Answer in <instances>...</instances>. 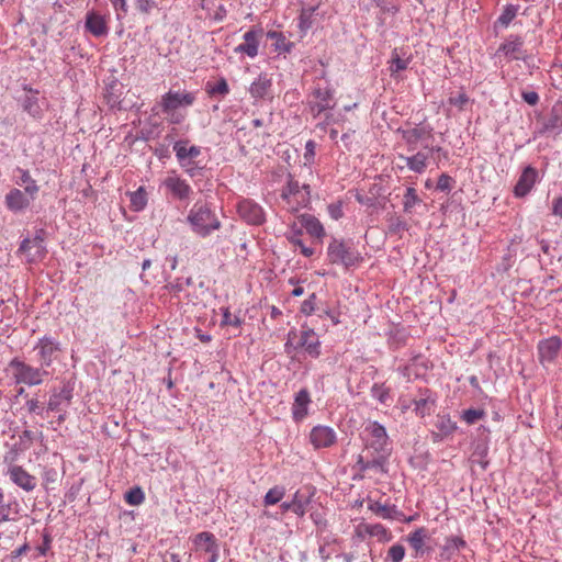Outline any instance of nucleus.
<instances>
[{
	"label": "nucleus",
	"instance_id": "f257e3e1",
	"mask_svg": "<svg viewBox=\"0 0 562 562\" xmlns=\"http://www.w3.org/2000/svg\"><path fill=\"white\" fill-rule=\"evenodd\" d=\"M187 222L191 231L199 237L206 238L214 231L221 228L222 224L211 204L196 202L190 209Z\"/></svg>",
	"mask_w": 562,
	"mask_h": 562
},
{
	"label": "nucleus",
	"instance_id": "f03ea898",
	"mask_svg": "<svg viewBox=\"0 0 562 562\" xmlns=\"http://www.w3.org/2000/svg\"><path fill=\"white\" fill-rule=\"evenodd\" d=\"M327 259L346 270L359 266L363 258L351 239L331 238L327 246Z\"/></svg>",
	"mask_w": 562,
	"mask_h": 562
},
{
	"label": "nucleus",
	"instance_id": "7ed1b4c3",
	"mask_svg": "<svg viewBox=\"0 0 562 562\" xmlns=\"http://www.w3.org/2000/svg\"><path fill=\"white\" fill-rule=\"evenodd\" d=\"M9 370L15 384L26 386L41 385L50 375V372L44 367H34L18 357L9 362Z\"/></svg>",
	"mask_w": 562,
	"mask_h": 562
},
{
	"label": "nucleus",
	"instance_id": "20e7f679",
	"mask_svg": "<svg viewBox=\"0 0 562 562\" xmlns=\"http://www.w3.org/2000/svg\"><path fill=\"white\" fill-rule=\"evenodd\" d=\"M311 188L308 184L300 186L292 175L288 176L286 184L282 188L281 199L286 202L291 212H297L310 203Z\"/></svg>",
	"mask_w": 562,
	"mask_h": 562
},
{
	"label": "nucleus",
	"instance_id": "39448f33",
	"mask_svg": "<svg viewBox=\"0 0 562 562\" xmlns=\"http://www.w3.org/2000/svg\"><path fill=\"white\" fill-rule=\"evenodd\" d=\"M364 434L367 435L366 448L373 450L375 453L389 454V436L384 426L378 422H370L364 427Z\"/></svg>",
	"mask_w": 562,
	"mask_h": 562
},
{
	"label": "nucleus",
	"instance_id": "423d86ee",
	"mask_svg": "<svg viewBox=\"0 0 562 562\" xmlns=\"http://www.w3.org/2000/svg\"><path fill=\"white\" fill-rule=\"evenodd\" d=\"M33 349L36 351L40 366L44 367L45 370H48L53 362L57 360L61 351L60 342L50 336L38 338Z\"/></svg>",
	"mask_w": 562,
	"mask_h": 562
},
{
	"label": "nucleus",
	"instance_id": "0eeeda50",
	"mask_svg": "<svg viewBox=\"0 0 562 562\" xmlns=\"http://www.w3.org/2000/svg\"><path fill=\"white\" fill-rule=\"evenodd\" d=\"M45 232L40 229L33 238H25L21 241L19 251L26 256V261L30 263L42 260L47 250L44 240Z\"/></svg>",
	"mask_w": 562,
	"mask_h": 562
},
{
	"label": "nucleus",
	"instance_id": "6e6552de",
	"mask_svg": "<svg viewBox=\"0 0 562 562\" xmlns=\"http://www.w3.org/2000/svg\"><path fill=\"white\" fill-rule=\"evenodd\" d=\"M195 99L194 92L169 90L161 97V112H172L173 110L189 108L194 103Z\"/></svg>",
	"mask_w": 562,
	"mask_h": 562
},
{
	"label": "nucleus",
	"instance_id": "1a4fd4ad",
	"mask_svg": "<svg viewBox=\"0 0 562 562\" xmlns=\"http://www.w3.org/2000/svg\"><path fill=\"white\" fill-rule=\"evenodd\" d=\"M313 100L308 102L310 110L314 116L330 110L335 106L334 90L329 87H315L311 93Z\"/></svg>",
	"mask_w": 562,
	"mask_h": 562
},
{
	"label": "nucleus",
	"instance_id": "9d476101",
	"mask_svg": "<svg viewBox=\"0 0 562 562\" xmlns=\"http://www.w3.org/2000/svg\"><path fill=\"white\" fill-rule=\"evenodd\" d=\"M496 55H504L508 60L527 61L528 55L524 49V40L519 35L510 34L499 45Z\"/></svg>",
	"mask_w": 562,
	"mask_h": 562
},
{
	"label": "nucleus",
	"instance_id": "9b49d317",
	"mask_svg": "<svg viewBox=\"0 0 562 562\" xmlns=\"http://www.w3.org/2000/svg\"><path fill=\"white\" fill-rule=\"evenodd\" d=\"M74 396V386L70 382H64L60 389H53L48 403L47 411L60 413L65 412V407H67Z\"/></svg>",
	"mask_w": 562,
	"mask_h": 562
},
{
	"label": "nucleus",
	"instance_id": "f8f14e48",
	"mask_svg": "<svg viewBox=\"0 0 562 562\" xmlns=\"http://www.w3.org/2000/svg\"><path fill=\"white\" fill-rule=\"evenodd\" d=\"M239 216L250 225H261L266 221V213L261 205L252 200L244 199L237 204Z\"/></svg>",
	"mask_w": 562,
	"mask_h": 562
},
{
	"label": "nucleus",
	"instance_id": "ddd939ff",
	"mask_svg": "<svg viewBox=\"0 0 562 562\" xmlns=\"http://www.w3.org/2000/svg\"><path fill=\"white\" fill-rule=\"evenodd\" d=\"M562 348V340L558 336L541 339L538 342V359L541 364L552 363L558 358Z\"/></svg>",
	"mask_w": 562,
	"mask_h": 562
},
{
	"label": "nucleus",
	"instance_id": "4468645a",
	"mask_svg": "<svg viewBox=\"0 0 562 562\" xmlns=\"http://www.w3.org/2000/svg\"><path fill=\"white\" fill-rule=\"evenodd\" d=\"M337 441L336 431L325 425H317L310 432V442L315 449L329 448Z\"/></svg>",
	"mask_w": 562,
	"mask_h": 562
},
{
	"label": "nucleus",
	"instance_id": "2eb2a0df",
	"mask_svg": "<svg viewBox=\"0 0 562 562\" xmlns=\"http://www.w3.org/2000/svg\"><path fill=\"white\" fill-rule=\"evenodd\" d=\"M162 184L175 199L180 201L188 200L193 193L191 186L176 173L169 175Z\"/></svg>",
	"mask_w": 562,
	"mask_h": 562
},
{
	"label": "nucleus",
	"instance_id": "dca6fc26",
	"mask_svg": "<svg viewBox=\"0 0 562 562\" xmlns=\"http://www.w3.org/2000/svg\"><path fill=\"white\" fill-rule=\"evenodd\" d=\"M538 171L536 168H533L532 166H527L517 183L515 184V188H514V194L515 196L517 198H524L526 196L533 188V186L536 184V182L538 181Z\"/></svg>",
	"mask_w": 562,
	"mask_h": 562
},
{
	"label": "nucleus",
	"instance_id": "f3484780",
	"mask_svg": "<svg viewBox=\"0 0 562 562\" xmlns=\"http://www.w3.org/2000/svg\"><path fill=\"white\" fill-rule=\"evenodd\" d=\"M468 547L467 541L459 536L447 537L445 543L440 548V561L450 562L454 560L460 552Z\"/></svg>",
	"mask_w": 562,
	"mask_h": 562
},
{
	"label": "nucleus",
	"instance_id": "a211bd4d",
	"mask_svg": "<svg viewBox=\"0 0 562 562\" xmlns=\"http://www.w3.org/2000/svg\"><path fill=\"white\" fill-rule=\"evenodd\" d=\"M33 200L34 199H31V196L25 193V190L21 191L14 188L5 194L4 204L9 211L19 213L27 209Z\"/></svg>",
	"mask_w": 562,
	"mask_h": 562
},
{
	"label": "nucleus",
	"instance_id": "6ab92c4d",
	"mask_svg": "<svg viewBox=\"0 0 562 562\" xmlns=\"http://www.w3.org/2000/svg\"><path fill=\"white\" fill-rule=\"evenodd\" d=\"M260 35L261 31H257L255 29L247 31L243 36L244 43L237 45L234 48V52L236 54H245L250 58H255L259 52Z\"/></svg>",
	"mask_w": 562,
	"mask_h": 562
},
{
	"label": "nucleus",
	"instance_id": "aec40b11",
	"mask_svg": "<svg viewBox=\"0 0 562 562\" xmlns=\"http://www.w3.org/2000/svg\"><path fill=\"white\" fill-rule=\"evenodd\" d=\"M416 415L425 417L430 415L436 407V396L428 389H420L418 397L413 400Z\"/></svg>",
	"mask_w": 562,
	"mask_h": 562
},
{
	"label": "nucleus",
	"instance_id": "412c9836",
	"mask_svg": "<svg viewBox=\"0 0 562 562\" xmlns=\"http://www.w3.org/2000/svg\"><path fill=\"white\" fill-rule=\"evenodd\" d=\"M8 474L10 480L25 492H31L36 487V477L26 472L21 465L10 467Z\"/></svg>",
	"mask_w": 562,
	"mask_h": 562
},
{
	"label": "nucleus",
	"instance_id": "4be33fe9",
	"mask_svg": "<svg viewBox=\"0 0 562 562\" xmlns=\"http://www.w3.org/2000/svg\"><path fill=\"white\" fill-rule=\"evenodd\" d=\"M295 348H304L308 356L318 358L321 355V341L314 329L306 328L302 330Z\"/></svg>",
	"mask_w": 562,
	"mask_h": 562
},
{
	"label": "nucleus",
	"instance_id": "5701e85b",
	"mask_svg": "<svg viewBox=\"0 0 562 562\" xmlns=\"http://www.w3.org/2000/svg\"><path fill=\"white\" fill-rule=\"evenodd\" d=\"M542 133L558 135L562 133V102L557 101L543 122Z\"/></svg>",
	"mask_w": 562,
	"mask_h": 562
},
{
	"label": "nucleus",
	"instance_id": "b1692460",
	"mask_svg": "<svg viewBox=\"0 0 562 562\" xmlns=\"http://www.w3.org/2000/svg\"><path fill=\"white\" fill-rule=\"evenodd\" d=\"M20 504L15 497L5 499L4 493L0 487V524L15 521L19 517Z\"/></svg>",
	"mask_w": 562,
	"mask_h": 562
},
{
	"label": "nucleus",
	"instance_id": "393cba45",
	"mask_svg": "<svg viewBox=\"0 0 562 562\" xmlns=\"http://www.w3.org/2000/svg\"><path fill=\"white\" fill-rule=\"evenodd\" d=\"M429 539L428 530L419 527L406 536L407 543L414 549L415 558L423 557L426 552V541Z\"/></svg>",
	"mask_w": 562,
	"mask_h": 562
},
{
	"label": "nucleus",
	"instance_id": "a878e982",
	"mask_svg": "<svg viewBox=\"0 0 562 562\" xmlns=\"http://www.w3.org/2000/svg\"><path fill=\"white\" fill-rule=\"evenodd\" d=\"M437 431L431 432L434 442H440L457 430V424L448 415H438L435 424Z\"/></svg>",
	"mask_w": 562,
	"mask_h": 562
},
{
	"label": "nucleus",
	"instance_id": "bb28decb",
	"mask_svg": "<svg viewBox=\"0 0 562 562\" xmlns=\"http://www.w3.org/2000/svg\"><path fill=\"white\" fill-rule=\"evenodd\" d=\"M398 159L404 161L409 170L416 173H424L428 166L429 153L420 150L412 156L398 155Z\"/></svg>",
	"mask_w": 562,
	"mask_h": 562
},
{
	"label": "nucleus",
	"instance_id": "cd10ccee",
	"mask_svg": "<svg viewBox=\"0 0 562 562\" xmlns=\"http://www.w3.org/2000/svg\"><path fill=\"white\" fill-rule=\"evenodd\" d=\"M310 403L311 396L306 389H302L295 394L292 405V417L295 422H301L306 417Z\"/></svg>",
	"mask_w": 562,
	"mask_h": 562
},
{
	"label": "nucleus",
	"instance_id": "c85d7f7f",
	"mask_svg": "<svg viewBox=\"0 0 562 562\" xmlns=\"http://www.w3.org/2000/svg\"><path fill=\"white\" fill-rule=\"evenodd\" d=\"M369 509L383 519L403 521L406 520L403 512L398 510L395 505H386L380 502H371Z\"/></svg>",
	"mask_w": 562,
	"mask_h": 562
},
{
	"label": "nucleus",
	"instance_id": "c756f323",
	"mask_svg": "<svg viewBox=\"0 0 562 562\" xmlns=\"http://www.w3.org/2000/svg\"><path fill=\"white\" fill-rule=\"evenodd\" d=\"M432 131L431 127H413L407 130H398V133L402 134V138L405 140L408 151H415L417 148V144L420 139L425 137V135L430 134Z\"/></svg>",
	"mask_w": 562,
	"mask_h": 562
},
{
	"label": "nucleus",
	"instance_id": "7c9ffc66",
	"mask_svg": "<svg viewBox=\"0 0 562 562\" xmlns=\"http://www.w3.org/2000/svg\"><path fill=\"white\" fill-rule=\"evenodd\" d=\"M37 91L29 89L25 97L22 99V106L34 119H41L43 114L44 100L37 98Z\"/></svg>",
	"mask_w": 562,
	"mask_h": 562
},
{
	"label": "nucleus",
	"instance_id": "2f4dec72",
	"mask_svg": "<svg viewBox=\"0 0 562 562\" xmlns=\"http://www.w3.org/2000/svg\"><path fill=\"white\" fill-rule=\"evenodd\" d=\"M299 221L302 227H304L312 237L322 239L325 236L323 224L314 215L307 213L301 214Z\"/></svg>",
	"mask_w": 562,
	"mask_h": 562
},
{
	"label": "nucleus",
	"instance_id": "473e14b6",
	"mask_svg": "<svg viewBox=\"0 0 562 562\" xmlns=\"http://www.w3.org/2000/svg\"><path fill=\"white\" fill-rule=\"evenodd\" d=\"M272 87L271 78L267 74H260L250 85L248 92L255 100L263 99L268 95Z\"/></svg>",
	"mask_w": 562,
	"mask_h": 562
},
{
	"label": "nucleus",
	"instance_id": "72a5a7b5",
	"mask_svg": "<svg viewBox=\"0 0 562 562\" xmlns=\"http://www.w3.org/2000/svg\"><path fill=\"white\" fill-rule=\"evenodd\" d=\"M189 140L181 139L177 140L173 144V151L176 154L178 161H184L189 159H194L201 154V148L199 146L192 145L188 147Z\"/></svg>",
	"mask_w": 562,
	"mask_h": 562
},
{
	"label": "nucleus",
	"instance_id": "f704fd0d",
	"mask_svg": "<svg viewBox=\"0 0 562 562\" xmlns=\"http://www.w3.org/2000/svg\"><path fill=\"white\" fill-rule=\"evenodd\" d=\"M15 172L19 173V178L15 180V183L21 187L23 186L25 193H27L31 199H35V195L40 191V187L31 177L30 171L22 168H16Z\"/></svg>",
	"mask_w": 562,
	"mask_h": 562
},
{
	"label": "nucleus",
	"instance_id": "c9c22d12",
	"mask_svg": "<svg viewBox=\"0 0 562 562\" xmlns=\"http://www.w3.org/2000/svg\"><path fill=\"white\" fill-rule=\"evenodd\" d=\"M194 544L198 551L204 553H211L213 551H218V544L213 533L211 532H200L194 538Z\"/></svg>",
	"mask_w": 562,
	"mask_h": 562
},
{
	"label": "nucleus",
	"instance_id": "e433bc0d",
	"mask_svg": "<svg viewBox=\"0 0 562 562\" xmlns=\"http://www.w3.org/2000/svg\"><path fill=\"white\" fill-rule=\"evenodd\" d=\"M313 492L296 491L292 498L293 513L300 517H303L307 512V507L313 497Z\"/></svg>",
	"mask_w": 562,
	"mask_h": 562
},
{
	"label": "nucleus",
	"instance_id": "4c0bfd02",
	"mask_svg": "<svg viewBox=\"0 0 562 562\" xmlns=\"http://www.w3.org/2000/svg\"><path fill=\"white\" fill-rule=\"evenodd\" d=\"M302 236V229L296 227L295 224L291 226L290 232L286 234V239L294 246H297L300 248L301 254L310 258L314 255V249L312 247H307L304 245V243L301 239Z\"/></svg>",
	"mask_w": 562,
	"mask_h": 562
},
{
	"label": "nucleus",
	"instance_id": "58836bf2",
	"mask_svg": "<svg viewBox=\"0 0 562 562\" xmlns=\"http://www.w3.org/2000/svg\"><path fill=\"white\" fill-rule=\"evenodd\" d=\"M423 204L417 191L413 187H408L403 195V211L406 214H413L417 206Z\"/></svg>",
	"mask_w": 562,
	"mask_h": 562
},
{
	"label": "nucleus",
	"instance_id": "ea45409f",
	"mask_svg": "<svg viewBox=\"0 0 562 562\" xmlns=\"http://www.w3.org/2000/svg\"><path fill=\"white\" fill-rule=\"evenodd\" d=\"M86 27L94 36H103L108 33L104 19L97 14H89L87 16Z\"/></svg>",
	"mask_w": 562,
	"mask_h": 562
},
{
	"label": "nucleus",
	"instance_id": "a19ab883",
	"mask_svg": "<svg viewBox=\"0 0 562 562\" xmlns=\"http://www.w3.org/2000/svg\"><path fill=\"white\" fill-rule=\"evenodd\" d=\"M387 231L392 235L401 236L403 232L408 229L407 222L396 213H389L386 215Z\"/></svg>",
	"mask_w": 562,
	"mask_h": 562
},
{
	"label": "nucleus",
	"instance_id": "79ce46f5",
	"mask_svg": "<svg viewBox=\"0 0 562 562\" xmlns=\"http://www.w3.org/2000/svg\"><path fill=\"white\" fill-rule=\"evenodd\" d=\"M131 207L135 212L143 211L147 205V193L143 187L130 193Z\"/></svg>",
	"mask_w": 562,
	"mask_h": 562
},
{
	"label": "nucleus",
	"instance_id": "37998d69",
	"mask_svg": "<svg viewBox=\"0 0 562 562\" xmlns=\"http://www.w3.org/2000/svg\"><path fill=\"white\" fill-rule=\"evenodd\" d=\"M124 499L131 506H139L145 501V493L139 486H135L125 493Z\"/></svg>",
	"mask_w": 562,
	"mask_h": 562
},
{
	"label": "nucleus",
	"instance_id": "c03bdc74",
	"mask_svg": "<svg viewBox=\"0 0 562 562\" xmlns=\"http://www.w3.org/2000/svg\"><path fill=\"white\" fill-rule=\"evenodd\" d=\"M405 547L402 543H394L386 551L385 562H402L405 558Z\"/></svg>",
	"mask_w": 562,
	"mask_h": 562
},
{
	"label": "nucleus",
	"instance_id": "a18cd8bd",
	"mask_svg": "<svg viewBox=\"0 0 562 562\" xmlns=\"http://www.w3.org/2000/svg\"><path fill=\"white\" fill-rule=\"evenodd\" d=\"M285 490L282 486H274L270 488L263 497V504L271 506L278 504L284 496Z\"/></svg>",
	"mask_w": 562,
	"mask_h": 562
},
{
	"label": "nucleus",
	"instance_id": "49530a36",
	"mask_svg": "<svg viewBox=\"0 0 562 562\" xmlns=\"http://www.w3.org/2000/svg\"><path fill=\"white\" fill-rule=\"evenodd\" d=\"M519 10V5L507 4L502 14L497 19V23L504 27H507L509 23L515 19L517 12Z\"/></svg>",
	"mask_w": 562,
	"mask_h": 562
},
{
	"label": "nucleus",
	"instance_id": "de8ad7c7",
	"mask_svg": "<svg viewBox=\"0 0 562 562\" xmlns=\"http://www.w3.org/2000/svg\"><path fill=\"white\" fill-rule=\"evenodd\" d=\"M316 9V5L302 9L299 16V27L302 32L305 33L312 26V16Z\"/></svg>",
	"mask_w": 562,
	"mask_h": 562
},
{
	"label": "nucleus",
	"instance_id": "09e8293b",
	"mask_svg": "<svg viewBox=\"0 0 562 562\" xmlns=\"http://www.w3.org/2000/svg\"><path fill=\"white\" fill-rule=\"evenodd\" d=\"M371 396L381 404H386L390 400V389L384 384L374 383L371 386Z\"/></svg>",
	"mask_w": 562,
	"mask_h": 562
},
{
	"label": "nucleus",
	"instance_id": "8fccbe9b",
	"mask_svg": "<svg viewBox=\"0 0 562 562\" xmlns=\"http://www.w3.org/2000/svg\"><path fill=\"white\" fill-rule=\"evenodd\" d=\"M192 284V278H178L172 282H168L166 289L173 294H178L184 290L186 286H190Z\"/></svg>",
	"mask_w": 562,
	"mask_h": 562
},
{
	"label": "nucleus",
	"instance_id": "3c124183",
	"mask_svg": "<svg viewBox=\"0 0 562 562\" xmlns=\"http://www.w3.org/2000/svg\"><path fill=\"white\" fill-rule=\"evenodd\" d=\"M408 67V60L407 59H402L398 54L394 53L393 54V57L390 61V72H391V76H395L397 72H401L405 69H407Z\"/></svg>",
	"mask_w": 562,
	"mask_h": 562
},
{
	"label": "nucleus",
	"instance_id": "603ef678",
	"mask_svg": "<svg viewBox=\"0 0 562 562\" xmlns=\"http://www.w3.org/2000/svg\"><path fill=\"white\" fill-rule=\"evenodd\" d=\"M484 416H485V412L483 409H479V408H469L462 413V419L469 425L476 423L477 420L482 419Z\"/></svg>",
	"mask_w": 562,
	"mask_h": 562
},
{
	"label": "nucleus",
	"instance_id": "864d4df0",
	"mask_svg": "<svg viewBox=\"0 0 562 562\" xmlns=\"http://www.w3.org/2000/svg\"><path fill=\"white\" fill-rule=\"evenodd\" d=\"M243 324V319L237 315H232L228 308L223 310V316L221 321L222 326H233L240 327Z\"/></svg>",
	"mask_w": 562,
	"mask_h": 562
},
{
	"label": "nucleus",
	"instance_id": "5fc2aeb1",
	"mask_svg": "<svg viewBox=\"0 0 562 562\" xmlns=\"http://www.w3.org/2000/svg\"><path fill=\"white\" fill-rule=\"evenodd\" d=\"M53 538L48 531L42 535V543L36 547L37 555L45 557L52 549Z\"/></svg>",
	"mask_w": 562,
	"mask_h": 562
},
{
	"label": "nucleus",
	"instance_id": "6e6d98bb",
	"mask_svg": "<svg viewBox=\"0 0 562 562\" xmlns=\"http://www.w3.org/2000/svg\"><path fill=\"white\" fill-rule=\"evenodd\" d=\"M180 167L186 171V173L194 178L196 176L201 175L202 167H199L193 159L184 160V161H178Z\"/></svg>",
	"mask_w": 562,
	"mask_h": 562
},
{
	"label": "nucleus",
	"instance_id": "4d7b16f0",
	"mask_svg": "<svg viewBox=\"0 0 562 562\" xmlns=\"http://www.w3.org/2000/svg\"><path fill=\"white\" fill-rule=\"evenodd\" d=\"M35 439V434L25 429L19 437V449L22 451L29 450Z\"/></svg>",
	"mask_w": 562,
	"mask_h": 562
},
{
	"label": "nucleus",
	"instance_id": "13d9d810",
	"mask_svg": "<svg viewBox=\"0 0 562 562\" xmlns=\"http://www.w3.org/2000/svg\"><path fill=\"white\" fill-rule=\"evenodd\" d=\"M316 301L317 296L315 293H312L306 300L303 301L301 305V313H303L306 316L312 315L316 312Z\"/></svg>",
	"mask_w": 562,
	"mask_h": 562
},
{
	"label": "nucleus",
	"instance_id": "bf43d9fd",
	"mask_svg": "<svg viewBox=\"0 0 562 562\" xmlns=\"http://www.w3.org/2000/svg\"><path fill=\"white\" fill-rule=\"evenodd\" d=\"M378 456L369 460L368 470H376L380 472H385L384 465L386 463V458L389 454L385 453H376Z\"/></svg>",
	"mask_w": 562,
	"mask_h": 562
},
{
	"label": "nucleus",
	"instance_id": "052dcab7",
	"mask_svg": "<svg viewBox=\"0 0 562 562\" xmlns=\"http://www.w3.org/2000/svg\"><path fill=\"white\" fill-rule=\"evenodd\" d=\"M454 180L447 173L440 175L436 189L442 192H449L452 189Z\"/></svg>",
	"mask_w": 562,
	"mask_h": 562
},
{
	"label": "nucleus",
	"instance_id": "680f3d73",
	"mask_svg": "<svg viewBox=\"0 0 562 562\" xmlns=\"http://www.w3.org/2000/svg\"><path fill=\"white\" fill-rule=\"evenodd\" d=\"M367 531L369 535L375 536L379 538H389L390 537V531L381 524L369 525L367 527Z\"/></svg>",
	"mask_w": 562,
	"mask_h": 562
},
{
	"label": "nucleus",
	"instance_id": "e2e57ef3",
	"mask_svg": "<svg viewBox=\"0 0 562 562\" xmlns=\"http://www.w3.org/2000/svg\"><path fill=\"white\" fill-rule=\"evenodd\" d=\"M30 550V546L27 542H24L21 547L11 551V553L7 557L5 562H19L20 558Z\"/></svg>",
	"mask_w": 562,
	"mask_h": 562
},
{
	"label": "nucleus",
	"instance_id": "0e129e2a",
	"mask_svg": "<svg viewBox=\"0 0 562 562\" xmlns=\"http://www.w3.org/2000/svg\"><path fill=\"white\" fill-rule=\"evenodd\" d=\"M328 214L333 220H339L344 216L342 203L340 201L330 203L327 206Z\"/></svg>",
	"mask_w": 562,
	"mask_h": 562
},
{
	"label": "nucleus",
	"instance_id": "69168bd1",
	"mask_svg": "<svg viewBox=\"0 0 562 562\" xmlns=\"http://www.w3.org/2000/svg\"><path fill=\"white\" fill-rule=\"evenodd\" d=\"M228 91H229L228 83L224 78H222L217 81V83L209 92L212 94L217 93V94L225 95L228 93Z\"/></svg>",
	"mask_w": 562,
	"mask_h": 562
},
{
	"label": "nucleus",
	"instance_id": "338daca9",
	"mask_svg": "<svg viewBox=\"0 0 562 562\" xmlns=\"http://www.w3.org/2000/svg\"><path fill=\"white\" fill-rule=\"evenodd\" d=\"M448 101L449 104L463 109V106L469 102V98L465 93H459L458 95L450 97Z\"/></svg>",
	"mask_w": 562,
	"mask_h": 562
},
{
	"label": "nucleus",
	"instance_id": "774afa93",
	"mask_svg": "<svg viewBox=\"0 0 562 562\" xmlns=\"http://www.w3.org/2000/svg\"><path fill=\"white\" fill-rule=\"evenodd\" d=\"M522 100L529 105H536L539 102V94L536 91H522Z\"/></svg>",
	"mask_w": 562,
	"mask_h": 562
}]
</instances>
